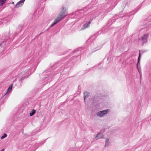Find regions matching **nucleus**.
I'll return each instance as SVG.
<instances>
[{
	"label": "nucleus",
	"mask_w": 151,
	"mask_h": 151,
	"mask_svg": "<svg viewBox=\"0 0 151 151\" xmlns=\"http://www.w3.org/2000/svg\"><path fill=\"white\" fill-rule=\"evenodd\" d=\"M91 23V21H90L88 22L87 23H86L83 25V27L82 28V29H84L88 27H89V25Z\"/></svg>",
	"instance_id": "8"
},
{
	"label": "nucleus",
	"mask_w": 151,
	"mask_h": 151,
	"mask_svg": "<svg viewBox=\"0 0 151 151\" xmlns=\"http://www.w3.org/2000/svg\"><path fill=\"white\" fill-rule=\"evenodd\" d=\"M13 84H12L7 89L6 93L4 95V96H5L8 93L11 92L12 91Z\"/></svg>",
	"instance_id": "7"
},
{
	"label": "nucleus",
	"mask_w": 151,
	"mask_h": 151,
	"mask_svg": "<svg viewBox=\"0 0 151 151\" xmlns=\"http://www.w3.org/2000/svg\"><path fill=\"white\" fill-rule=\"evenodd\" d=\"M12 4H14V2H12Z\"/></svg>",
	"instance_id": "17"
},
{
	"label": "nucleus",
	"mask_w": 151,
	"mask_h": 151,
	"mask_svg": "<svg viewBox=\"0 0 151 151\" xmlns=\"http://www.w3.org/2000/svg\"><path fill=\"white\" fill-rule=\"evenodd\" d=\"M25 0H21L19 1L15 6V8H18L22 6Z\"/></svg>",
	"instance_id": "4"
},
{
	"label": "nucleus",
	"mask_w": 151,
	"mask_h": 151,
	"mask_svg": "<svg viewBox=\"0 0 151 151\" xmlns=\"http://www.w3.org/2000/svg\"><path fill=\"white\" fill-rule=\"evenodd\" d=\"M148 36V34L147 33L145 35H144L141 37V41L143 45L144 43H146L147 42V37Z\"/></svg>",
	"instance_id": "3"
},
{
	"label": "nucleus",
	"mask_w": 151,
	"mask_h": 151,
	"mask_svg": "<svg viewBox=\"0 0 151 151\" xmlns=\"http://www.w3.org/2000/svg\"><path fill=\"white\" fill-rule=\"evenodd\" d=\"M7 0H0V6H2Z\"/></svg>",
	"instance_id": "12"
},
{
	"label": "nucleus",
	"mask_w": 151,
	"mask_h": 151,
	"mask_svg": "<svg viewBox=\"0 0 151 151\" xmlns=\"http://www.w3.org/2000/svg\"><path fill=\"white\" fill-rule=\"evenodd\" d=\"M25 72H23L21 73H19L18 74V76H20L22 75V78L19 80V81H22L26 77H28V76L27 77L25 76Z\"/></svg>",
	"instance_id": "6"
},
{
	"label": "nucleus",
	"mask_w": 151,
	"mask_h": 151,
	"mask_svg": "<svg viewBox=\"0 0 151 151\" xmlns=\"http://www.w3.org/2000/svg\"><path fill=\"white\" fill-rule=\"evenodd\" d=\"M109 111L110 110L109 109L99 111L97 113L96 115L98 116L102 117L107 114Z\"/></svg>",
	"instance_id": "2"
},
{
	"label": "nucleus",
	"mask_w": 151,
	"mask_h": 151,
	"mask_svg": "<svg viewBox=\"0 0 151 151\" xmlns=\"http://www.w3.org/2000/svg\"><path fill=\"white\" fill-rule=\"evenodd\" d=\"M66 10L65 8L63 7H62L61 12L58 15L57 18L55 19L53 24L51 25L50 27H53L67 15L68 13Z\"/></svg>",
	"instance_id": "1"
},
{
	"label": "nucleus",
	"mask_w": 151,
	"mask_h": 151,
	"mask_svg": "<svg viewBox=\"0 0 151 151\" xmlns=\"http://www.w3.org/2000/svg\"><path fill=\"white\" fill-rule=\"evenodd\" d=\"M36 111L35 110L33 109L32 110L31 112L30 113V116H33L35 113Z\"/></svg>",
	"instance_id": "13"
},
{
	"label": "nucleus",
	"mask_w": 151,
	"mask_h": 151,
	"mask_svg": "<svg viewBox=\"0 0 151 151\" xmlns=\"http://www.w3.org/2000/svg\"><path fill=\"white\" fill-rule=\"evenodd\" d=\"M105 147H106L109 146V140L108 138H107L105 140Z\"/></svg>",
	"instance_id": "10"
},
{
	"label": "nucleus",
	"mask_w": 151,
	"mask_h": 151,
	"mask_svg": "<svg viewBox=\"0 0 151 151\" xmlns=\"http://www.w3.org/2000/svg\"><path fill=\"white\" fill-rule=\"evenodd\" d=\"M103 134L101 133H99L96 135L95 137V139L96 140H97L99 139L103 138Z\"/></svg>",
	"instance_id": "5"
},
{
	"label": "nucleus",
	"mask_w": 151,
	"mask_h": 151,
	"mask_svg": "<svg viewBox=\"0 0 151 151\" xmlns=\"http://www.w3.org/2000/svg\"><path fill=\"white\" fill-rule=\"evenodd\" d=\"M4 149H3L1 150L0 151H4Z\"/></svg>",
	"instance_id": "16"
},
{
	"label": "nucleus",
	"mask_w": 151,
	"mask_h": 151,
	"mask_svg": "<svg viewBox=\"0 0 151 151\" xmlns=\"http://www.w3.org/2000/svg\"><path fill=\"white\" fill-rule=\"evenodd\" d=\"M137 68L139 72V73H140L141 72V69L140 67V66H137Z\"/></svg>",
	"instance_id": "15"
},
{
	"label": "nucleus",
	"mask_w": 151,
	"mask_h": 151,
	"mask_svg": "<svg viewBox=\"0 0 151 151\" xmlns=\"http://www.w3.org/2000/svg\"><path fill=\"white\" fill-rule=\"evenodd\" d=\"M140 53H139V57L138 58V62L137 64V66H140Z\"/></svg>",
	"instance_id": "11"
},
{
	"label": "nucleus",
	"mask_w": 151,
	"mask_h": 151,
	"mask_svg": "<svg viewBox=\"0 0 151 151\" xmlns=\"http://www.w3.org/2000/svg\"><path fill=\"white\" fill-rule=\"evenodd\" d=\"M89 95V93L87 92H85L84 93V100L85 102V99L88 97Z\"/></svg>",
	"instance_id": "9"
},
{
	"label": "nucleus",
	"mask_w": 151,
	"mask_h": 151,
	"mask_svg": "<svg viewBox=\"0 0 151 151\" xmlns=\"http://www.w3.org/2000/svg\"><path fill=\"white\" fill-rule=\"evenodd\" d=\"M7 136V135L6 134L4 133L3 135L1 137V139H3L6 137Z\"/></svg>",
	"instance_id": "14"
}]
</instances>
